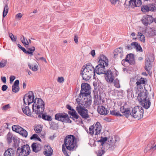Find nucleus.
<instances>
[{"label": "nucleus", "instance_id": "72a5a7b5", "mask_svg": "<svg viewBox=\"0 0 156 156\" xmlns=\"http://www.w3.org/2000/svg\"><path fill=\"white\" fill-rule=\"evenodd\" d=\"M149 11H156V5L155 4H149L148 5Z\"/></svg>", "mask_w": 156, "mask_h": 156}, {"label": "nucleus", "instance_id": "79ce46f5", "mask_svg": "<svg viewBox=\"0 0 156 156\" xmlns=\"http://www.w3.org/2000/svg\"><path fill=\"white\" fill-rule=\"evenodd\" d=\"M42 115V118L43 119H44L45 120H47L48 121H51L52 119L51 117L46 115H44L42 113L40 114V115Z\"/></svg>", "mask_w": 156, "mask_h": 156}, {"label": "nucleus", "instance_id": "0eeeda50", "mask_svg": "<svg viewBox=\"0 0 156 156\" xmlns=\"http://www.w3.org/2000/svg\"><path fill=\"white\" fill-rule=\"evenodd\" d=\"M30 152V150L28 145H24L21 147H18L16 150L17 156H27Z\"/></svg>", "mask_w": 156, "mask_h": 156}, {"label": "nucleus", "instance_id": "7c9ffc66", "mask_svg": "<svg viewBox=\"0 0 156 156\" xmlns=\"http://www.w3.org/2000/svg\"><path fill=\"white\" fill-rule=\"evenodd\" d=\"M137 36L141 42L143 43L145 42V37L143 34L141 32H138Z\"/></svg>", "mask_w": 156, "mask_h": 156}, {"label": "nucleus", "instance_id": "a19ab883", "mask_svg": "<svg viewBox=\"0 0 156 156\" xmlns=\"http://www.w3.org/2000/svg\"><path fill=\"white\" fill-rule=\"evenodd\" d=\"M35 48L34 47H32L31 48H28V49L27 52V54H30L31 56L33 55V53L35 50Z\"/></svg>", "mask_w": 156, "mask_h": 156}, {"label": "nucleus", "instance_id": "6ab92c4d", "mask_svg": "<svg viewBox=\"0 0 156 156\" xmlns=\"http://www.w3.org/2000/svg\"><path fill=\"white\" fill-rule=\"evenodd\" d=\"M125 60V61L127 62L130 64H134L135 62L133 55L132 54L127 55L126 56Z\"/></svg>", "mask_w": 156, "mask_h": 156}, {"label": "nucleus", "instance_id": "6e6552de", "mask_svg": "<svg viewBox=\"0 0 156 156\" xmlns=\"http://www.w3.org/2000/svg\"><path fill=\"white\" fill-rule=\"evenodd\" d=\"M90 93V87L89 84L86 83H82L81 84V90L79 96L81 98L85 96H87Z\"/></svg>", "mask_w": 156, "mask_h": 156}, {"label": "nucleus", "instance_id": "338daca9", "mask_svg": "<svg viewBox=\"0 0 156 156\" xmlns=\"http://www.w3.org/2000/svg\"><path fill=\"white\" fill-rule=\"evenodd\" d=\"M127 93H128V95H129V94H131V90H127Z\"/></svg>", "mask_w": 156, "mask_h": 156}, {"label": "nucleus", "instance_id": "423d86ee", "mask_svg": "<svg viewBox=\"0 0 156 156\" xmlns=\"http://www.w3.org/2000/svg\"><path fill=\"white\" fill-rule=\"evenodd\" d=\"M79 99L77 100V105L76 107V111L81 116L82 118L87 119L89 117L88 114V111L84 107V105L81 104V102H80Z\"/></svg>", "mask_w": 156, "mask_h": 156}, {"label": "nucleus", "instance_id": "37998d69", "mask_svg": "<svg viewBox=\"0 0 156 156\" xmlns=\"http://www.w3.org/2000/svg\"><path fill=\"white\" fill-rule=\"evenodd\" d=\"M110 113L113 115H116L117 116H121L122 115L118 111L115 110H113L110 111Z\"/></svg>", "mask_w": 156, "mask_h": 156}, {"label": "nucleus", "instance_id": "bf43d9fd", "mask_svg": "<svg viewBox=\"0 0 156 156\" xmlns=\"http://www.w3.org/2000/svg\"><path fill=\"white\" fill-rule=\"evenodd\" d=\"M1 80L2 81L5 83H6V78L5 77H2Z\"/></svg>", "mask_w": 156, "mask_h": 156}, {"label": "nucleus", "instance_id": "e2e57ef3", "mask_svg": "<svg viewBox=\"0 0 156 156\" xmlns=\"http://www.w3.org/2000/svg\"><path fill=\"white\" fill-rule=\"evenodd\" d=\"M67 108L70 110V111H72L73 109H72L71 107L69 105H67Z\"/></svg>", "mask_w": 156, "mask_h": 156}, {"label": "nucleus", "instance_id": "f3484780", "mask_svg": "<svg viewBox=\"0 0 156 156\" xmlns=\"http://www.w3.org/2000/svg\"><path fill=\"white\" fill-rule=\"evenodd\" d=\"M123 51L122 48L115 49L114 52V57L115 58H122L123 56Z\"/></svg>", "mask_w": 156, "mask_h": 156}, {"label": "nucleus", "instance_id": "c03bdc74", "mask_svg": "<svg viewBox=\"0 0 156 156\" xmlns=\"http://www.w3.org/2000/svg\"><path fill=\"white\" fill-rule=\"evenodd\" d=\"M8 7L7 5H6L5 6L3 13V17H5L7 15L8 12Z\"/></svg>", "mask_w": 156, "mask_h": 156}, {"label": "nucleus", "instance_id": "1a4fd4ad", "mask_svg": "<svg viewBox=\"0 0 156 156\" xmlns=\"http://www.w3.org/2000/svg\"><path fill=\"white\" fill-rule=\"evenodd\" d=\"M34 96L33 92L30 91L29 93L25 94L23 98L24 103L25 105H29L31 103H34Z\"/></svg>", "mask_w": 156, "mask_h": 156}, {"label": "nucleus", "instance_id": "c85d7f7f", "mask_svg": "<svg viewBox=\"0 0 156 156\" xmlns=\"http://www.w3.org/2000/svg\"><path fill=\"white\" fill-rule=\"evenodd\" d=\"M131 45L134 46V48H136L137 51H139L140 52L142 51V49L141 47L138 44V43L136 42H133L131 43Z\"/></svg>", "mask_w": 156, "mask_h": 156}, {"label": "nucleus", "instance_id": "ddd939ff", "mask_svg": "<svg viewBox=\"0 0 156 156\" xmlns=\"http://www.w3.org/2000/svg\"><path fill=\"white\" fill-rule=\"evenodd\" d=\"M84 98V101H83L80 98H77L76 99V101L77 102V100L79 99L80 102H81V104L84 105V107L85 108H87L90 106L92 100L91 99V98L89 96V98ZM77 104V102L76 103Z\"/></svg>", "mask_w": 156, "mask_h": 156}, {"label": "nucleus", "instance_id": "2eb2a0df", "mask_svg": "<svg viewBox=\"0 0 156 156\" xmlns=\"http://www.w3.org/2000/svg\"><path fill=\"white\" fill-rule=\"evenodd\" d=\"M105 79L107 82L112 83L114 80V75L113 73L110 70H108L105 73Z\"/></svg>", "mask_w": 156, "mask_h": 156}, {"label": "nucleus", "instance_id": "49530a36", "mask_svg": "<svg viewBox=\"0 0 156 156\" xmlns=\"http://www.w3.org/2000/svg\"><path fill=\"white\" fill-rule=\"evenodd\" d=\"M113 83L114 86L118 88L120 87L119 81L118 79H116L114 81Z\"/></svg>", "mask_w": 156, "mask_h": 156}, {"label": "nucleus", "instance_id": "412c9836", "mask_svg": "<svg viewBox=\"0 0 156 156\" xmlns=\"http://www.w3.org/2000/svg\"><path fill=\"white\" fill-rule=\"evenodd\" d=\"M33 151L35 152H37L41 149V145L37 143H33L31 145Z\"/></svg>", "mask_w": 156, "mask_h": 156}, {"label": "nucleus", "instance_id": "58836bf2", "mask_svg": "<svg viewBox=\"0 0 156 156\" xmlns=\"http://www.w3.org/2000/svg\"><path fill=\"white\" fill-rule=\"evenodd\" d=\"M19 133L25 137H26L28 135L27 131L23 128H22V129L20 131V132Z\"/></svg>", "mask_w": 156, "mask_h": 156}, {"label": "nucleus", "instance_id": "f704fd0d", "mask_svg": "<svg viewBox=\"0 0 156 156\" xmlns=\"http://www.w3.org/2000/svg\"><path fill=\"white\" fill-rule=\"evenodd\" d=\"M22 43L25 46L28 45L29 44V42L27 40L26 38H25L24 36L22 35L21 37V38L20 39Z\"/></svg>", "mask_w": 156, "mask_h": 156}, {"label": "nucleus", "instance_id": "f03ea898", "mask_svg": "<svg viewBox=\"0 0 156 156\" xmlns=\"http://www.w3.org/2000/svg\"><path fill=\"white\" fill-rule=\"evenodd\" d=\"M32 109L33 112L37 115H39V118L41 117L40 114L43 113L44 109V104L43 101L41 98H36L32 105Z\"/></svg>", "mask_w": 156, "mask_h": 156}, {"label": "nucleus", "instance_id": "ea45409f", "mask_svg": "<svg viewBox=\"0 0 156 156\" xmlns=\"http://www.w3.org/2000/svg\"><path fill=\"white\" fill-rule=\"evenodd\" d=\"M141 10L142 11L144 12H146L149 11L148 5H142L141 7Z\"/></svg>", "mask_w": 156, "mask_h": 156}, {"label": "nucleus", "instance_id": "4c0bfd02", "mask_svg": "<svg viewBox=\"0 0 156 156\" xmlns=\"http://www.w3.org/2000/svg\"><path fill=\"white\" fill-rule=\"evenodd\" d=\"M28 66L29 68L32 71H36L38 69V67L37 65H35L34 66H32L30 64H28Z\"/></svg>", "mask_w": 156, "mask_h": 156}, {"label": "nucleus", "instance_id": "a211bd4d", "mask_svg": "<svg viewBox=\"0 0 156 156\" xmlns=\"http://www.w3.org/2000/svg\"><path fill=\"white\" fill-rule=\"evenodd\" d=\"M141 0H130L129 2V5L133 8L139 7L142 5Z\"/></svg>", "mask_w": 156, "mask_h": 156}, {"label": "nucleus", "instance_id": "20e7f679", "mask_svg": "<svg viewBox=\"0 0 156 156\" xmlns=\"http://www.w3.org/2000/svg\"><path fill=\"white\" fill-rule=\"evenodd\" d=\"M137 99L141 105L146 109L148 108L151 105L150 98L148 97L147 92H140L138 93Z\"/></svg>", "mask_w": 156, "mask_h": 156}, {"label": "nucleus", "instance_id": "4be33fe9", "mask_svg": "<svg viewBox=\"0 0 156 156\" xmlns=\"http://www.w3.org/2000/svg\"><path fill=\"white\" fill-rule=\"evenodd\" d=\"M97 111L99 114L103 115H107L108 112V111L103 106H98L97 109Z\"/></svg>", "mask_w": 156, "mask_h": 156}, {"label": "nucleus", "instance_id": "4468645a", "mask_svg": "<svg viewBox=\"0 0 156 156\" xmlns=\"http://www.w3.org/2000/svg\"><path fill=\"white\" fill-rule=\"evenodd\" d=\"M105 65L98 64L95 67V72L98 74H105L106 71L105 70Z\"/></svg>", "mask_w": 156, "mask_h": 156}, {"label": "nucleus", "instance_id": "a878e982", "mask_svg": "<svg viewBox=\"0 0 156 156\" xmlns=\"http://www.w3.org/2000/svg\"><path fill=\"white\" fill-rule=\"evenodd\" d=\"M68 113L71 115L72 118L74 120L77 119L79 117L78 114L74 109H72V111H69Z\"/></svg>", "mask_w": 156, "mask_h": 156}, {"label": "nucleus", "instance_id": "0e129e2a", "mask_svg": "<svg viewBox=\"0 0 156 156\" xmlns=\"http://www.w3.org/2000/svg\"><path fill=\"white\" fill-rule=\"evenodd\" d=\"M22 48L21 49L23 51L26 53V54H27V51H26V49L24 48H23V47H21Z\"/></svg>", "mask_w": 156, "mask_h": 156}, {"label": "nucleus", "instance_id": "8fccbe9b", "mask_svg": "<svg viewBox=\"0 0 156 156\" xmlns=\"http://www.w3.org/2000/svg\"><path fill=\"white\" fill-rule=\"evenodd\" d=\"M6 63L7 62L5 60H3L0 62V68H2L5 66Z\"/></svg>", "mask_w": 156, "mask_h": 156}, {"label": "nucleus", "instance_id": "de8ad7c7", "mask_svg": "<svg viewBox=\"0 0 156 156\" xmlns=\"http://www.w3.org/2000/svg\"><path fill=\"white\" fill-rule=\"evenodd\" d=\"M10 108L9 104H8L3 106L2 107V110L5 111Z\"/></svg>", "mask_w": 156, "mask_h": 156}, {"label": "nucleus", "instance_id": "dca6fc26", "mask_svg": "<svg viewBox=\"0 0 156 156\" xmlns=\"http://www.w3.org/2000/svg\"><path fill=\"white\" fill-rule=\"evenodd\" d=\"M99 64L105 65L107 66L108 65V60L107 58L103 55H101L99 57Z\"/></svg>", "mask_w": 156, "mask_h": 156}, {"label": "nucleus", "instance_id": "c9c22d12", "mask_svg": "<svg viewBox=\"0 0 156 156\" xmlns=\"http://www.w3.org/2000/svg\"><path fill=\"white\" fill-rule=\"evenodd\" d=\"M42 129V127L40 125H38L35 126L34 128V130L37 133L41 132Z\"/></svg>", "mask_w": 156, "mask_h": 156}, {"label": "nucleus", "instance_id": "2f4dec72", "mask_svg": "<svg viewBox=\"0 0 156 156\" xmlns=\"http://www.w3.org/2000/svg\"><path fill=\"white\" fill-rule=\"evenodd\" d=\"M22 127L18 125H14L12 127L13 131L19 133L22 129Z\"/></svg>", "mask_w": 156, "mask_h": 156}, {"label": "nucleus", "instance_id": "9b49d317", "mask_svg": "<svg viewBox=\"0 0 156 156\" xmlns=\"http://www.w3.org/2000/svg\"><path fill=\"white\" fill-rule=\"evenodd\" d=\"M101 126L100 123L97 122L95 125L91 126L90 127L89 129V132H87V133L91 135L94 134V129L96 130V132L95 133V135H97L100 134L101 130Z\"/></svg>", "mask_w": 156, "mask_h": 156}, {"label": "nucleus", "instance_id": "39448f33", "mask_svg": "<svg viewBox=\"0 0 156 156\" xmlns=\"http://www.w3.org/2000/svg\"><path fill=\"white\" fill-rule=\"evenodd\" d=\"M130 115L135 119L139 120L143 116L144 110L141 106H135L132 108Z\"/></svg>", "mask_w": 156, "mask_h": 156}, {"label": "nucleus", "instance_id": "473e14b6", "mask_svg": "<svg viewBox=\"0 0 156 156\" xmlns=\"http://www.w3.org/2000/svg\"><path fill=\"white\" fill-rule=\"evenodd\" d=\"M14 137L10 132L8 133L7 135V140L9 143H11L13 140Z\"/></svg>", "mask_w": 156, "mask_h": 156}, {"label": "nucleus", "instance_id": "e433bc0d", "mask_svg": "<svg viewBox=\"0 0 156 156\" xmlns=\"http://www.w3.org/2000/svg\"><path fill=\"white\" fill-rule=\"evenodd\" d=\"M30 140H38L40 141H41V139L36 134H34L30 137Z\"/></svg>", "mask_w": 156, "mask_h": 156}, {"label": "nucleus", "instance_id": "4d7b16f0", "mask_svg": "<svg viewBox=\"0 0 156 156\" xmlns=\"http://www.w3.org/2000/svg\"><path fill=\"white\" fill-rule=\"evenodd\" d=\"M15 79V77L14 76H11L10 77V83H12L14 80Z\"/></svg>", "mask_w": 156, "mask_h": 156}, {"label": "nucleus", "instance_id": "864d4df0", "mask_svg": "<svg viewBox=\"0 0 156 156\" xmlns=\"http://www.w3.org/2000/svg\"><path fill=\"white\" fill-rule=\"evenodd\" d=\"M16 147H17L16 144L15 143H14L12 145V147L9 148L12 149L14 151V152H15V151H16Z\"/></svg>", "mask_w": 156, "mask_h": 156}, {"label": "nucleus", "instance_id": "bb28decb", "mask_svg": "<svg viewBox=\"0 0 156 156\" xmlns=\"http://www.w3.org/2000/svg\"><path fill=\"white\" fill-rule=\"evenodd\" d=\"M15 153L12 149L9 148L5 151L4 156H13Z\"/></svg>", "mask_w": 156, "mask_h": 156}, {"label": "nucleus", "instance_id": "aec40b11", "mask_svg": "<svg viewBox=\"0 0 156 156\" xmlns=\"http://www.w3.org/2000/svg\"><path fill=\"white\" fill-rule=\"evenodd\" d=\"M22 111L24 114L28 116L31 117H34L33 115L34 112L32 113L29 107L25 106L22 108Z\"/></svg>", "mask_w": 156, "mask_h": 156}, {"label": "nucleus", "instance_id": "9d476101", "mask_svg": "<svg viewBox=\"0 0 156 156\" xmlns=\"http://www.w3.org/2000/svg\"><path fill=\"white\" fill-rule=\"evenodd\" d=\"M56 120L65 122H70L68 115L65 113H60L56 114L55 115Z\"/></svg>", "mask_w": 156, "mask_h": 156}, {"label": "nucleus", "instance_id": "f8f14e48", "mask_svg": "<svg viewBox=\"0 0 156 156\" xmlns=\"http://www.w3.org/2000/svg\"><path fill=\"white\" fill-rule=\"evenodd\" d=\"M154 59V58L152 55L148 56L145 59V69L148 73L151 68V62H153Z\"/></svg>", "mask_w": 156, "mask_h": 156}, {"label": "nucleus", "instance_id": "6e6d98bb", "mask_svg": "<svg viewBox=\"0 0 156 156\" xmlns=\"http://www.w3.org/2000/svg\"><path fill=\"white\" fill-rule=\"evenodd\" d=\"M64 81V78L62 77H58V81L60 83L63 82Z\"/></svg>", "mask_w": 156, "mask_h": 156}, {"label": "nucleus", "instance_id": "a18cd8bd", "mask_svg": "<svg viewBox=\"0 0 156 156\" xmlns=\"http://www.w3.org/2000/svg\"><path fill=\"white\" fill-rule=\"evenodd\" d=\"M105 153V151L103 150H100L96 152L97 156H102Z\"/></svg>", "mask_w": 156, "mask_h": 156}, {"label": "nucleus", "instance_id": "cd10ccee", "mask_svg": "<svg viewBox=\"0 0 156 156\" xmlns=\"http://www.w3.org/2000/svg\"><path fill=\"white\" fill-rule=\"evenodd\" d=\"M146 82V79H144L143 78H141L140 79L136 82V84L137 88L138 89V88H140V89L141 84L142 83H145Z\"/></svg>", "mask_w": 156, "mask_h": 156}, {"label": "nucleus", "instance_id": "7ed1b4c3", "mask_svg": "<svg viewBox=\"0 0 156 156\" xmlns=\"http://www.w3.org/2000/svg\"><path fill=\"white\" fill-rule=\"evenodd\" d=\"M81 74L83 79L85 80H90L93 75L95 74V69L92 65L87 64L83 66Z\"/></svg>", "mask_w": 156, "mask_h": 156}, {"label": "nucleus", "instance_id": "b1692460", "mask_svg": "<svg viewBox=\"0 0 156 156\" xmlns=\"http://www.w3.org/2000/svg\"><path fill=\"white\" fill-rule=\"evenodd\" d=\"M120 111L127 118L130 115V111L128 108H125L122 106L120 108Z\"/></svg>", "mask_w": 156, "mask_h": 156}, {"label": "nucleus", "instance_id": "13d9d810", "mask_svg": "<svg viewBox=\"0 0 156 156\" xmlns=\"http://www.w3.org/2000/svg\"><path fill=\"white\" fill-rule=\"evenodd\" d=\"M78 37L76 35H75L74 38V40L75 43L77 44L78 43Z\"/></svg>", "mask_w": 156, "mask_h": 156}, {"label": "nucleus", "instance_id": "5701e85b", "mask_svg": "<svg viewBox=\"0 0 156 156\" xmlns=\"http://www.w3.org/2000/svg\"><path fill=\"white\" fill-rule=\"evenodd\" d=\"M19 80H16L12 87V90L13 92L16 93L19 90L20 88L19 86Z\"/></svg>", "mask_w": 156, "mask_h": 156}, {"label": "nucleus", "instance_id": "052dcab7", "mask_svg": "<svg viewBox=\"0 0 156 156\" xmlns=\"http://www.w3.org/2000/svg\"><path fill=\"white\" fill-rule=\"evenodd\" d=\"M39 60H42L44 61L45 63H47V62L45 58L43 57H40L38 58Z\"/></svg>", "mask_w": 156, "mask_h": 156}, {"label": "nucleus", "instance_id": "393cba45", "mask_svg": "<svg viewBox=\"0 0 156 156\" xmlns=\"http://www.w3.org/2000/svg\"><path fill=\"white\" fill-rule=\"evenodd\" d=\"M53 150L50 146H47L45 148L44 154L46 156H51L53 153Z\"/></svg>", "mask_w": 156, "mask_h": 156}, {"label": "nucleus", "instance_id": "774afa93", "mask_svg": "<svg viewBox=\"0 0 156 156\" xmlns=\"http://www.w3.org/2000/svg\"><path fill=\"white\" fill-rule=\"evenodd\" d=\"M112 91L113 92H114L115 93V95H116V94H118V91L117 90H113Z\"/></svg>", "mask_w": 156, "mask_h": 156}, {"label": "nucleus", "instance_id": "69168bd1", "mask_svg": "<svg viewBox=\"0 0 156 156\" xmlns=\"http://www.w3.org/2000/svg\"><path fill=\"white\" fill-rule=\"evenodd\" d=\"M131 35L132 37H134L136 35V34L134 33V32H133L131 34Z\"/></svg>", "mask_w": 156, "mask_h": 156}, {"label": "nucleus", "instance_id": "09e8293b", "mask_svg": "<svg viewBox=\"0 0 156 156\" xmlns=\"http://www.w3.org/2000/svg\"><path fill=\"white\" fill-rule=\"evenodd\" d=\"M9 36L11 40L13 41H16V37H14L13 34L11 33L9 34Z\"/></svg>", "mask_w": 156, "mask_h": 156}, {"label": "nucleus", "instance_id": "603ef678", "mask_svg": "<svg viewBox=\"0 0 156 156\" xmlns=\"http://www.w3.org/2000/svg\"><path fill=\"white\" fill-rule=\"evenodd\" d=\"M23 15L20 13L17 14L15 16V18L16 19L20 20L22 17Z\"/></svg>", "mask_w": 156, "mask_h": 156}, {"label": "nucleus", "instance_id": "f257e3e1", "mask_svg": "<svg viewBox=\"0 0 156 156\" xmlns=\"http://www.w3.org/2000/svg\"><path fill=\"white\" fill-rule=\"evenodd\" d=\"M64 143L62 145V151L65 156H69L66 151L65 147L69 151L73 150L76 147V139L74 136L69 135L66 137Z\"/></svg>", "mask_w": 156, "mask_h": 156}, {"label": "nucleus", "instance_id": "c756f323", "mask_svg": "<svg viewBox=\"0 0 156 156\" xmlns=\"http://www.w3.org/2000/svg\"><path fill=\"white\" fill-rule=\"evenodd\" d=\"M151 18V17L149 16H147V17H144L142 20L143 24L147 26L149 23V20H150Z\"/></svg>", "mask_w": 156, "mask_h": 156}, {"label": "nucleus", "instance_id": "5fc2aeb1", "mask_svg": "<svg viewBox=\"0 0 156 156\" xmlns=\"http://www.w3.org/2000/svg\"><path fill=\"white\" fill-rule=\"evenodd\" d=\"M7 86L6 85H3L2 87V90L3 91H5L8 88Z\"/></svg>", "mask_w": 156, "mask_h": 156}, {"label": "nucleus", "instance_id": "680f3d73", "mask_svg": "<svg viewBox=\"0 0 156 156\" xmlns=\"http://www.w3.org/2000/svg\"><path fill=\"white\" fill-rule=\"evenodd\" d=\"M90 53L92 56L94 57L95 55V51L94 50H92L90 52Z\"/></svg>", "mask_w": 156, "mask_h": 156}, {"label": "nucleus", "instance_id": "3c124183", "mask_svg": "<svg viewBox=\"0 0 156 156\" xmlns=\"http://www.w3.org/2000/svg\"><path fill=\"white\" fill-rule=\"evenodd\" d=\"M107 138L105 137L104 138H102L101 139L98 140V142L101 143V145H103L105 143L107 140Z\"/></svg>", "mask_w": 156, "mask_h": 156}]
</instances>
